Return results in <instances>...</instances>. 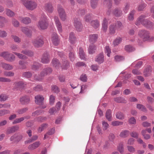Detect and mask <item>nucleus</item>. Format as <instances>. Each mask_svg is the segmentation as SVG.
Returning <instances> with one entry per match:
<instances>
[{
  "label": "nucleus",
  "instance_id": "obj_9",
  "mask_svg": "<svg viewBox=\"0 0 154 154\" xmlns=\"http://www.w3.org/2000/svg\"><path fill=\"white\" fill-rule=\"evenodd\" d=\"M73 23L74 26L77 31H80L82 30L83 26L79 19L75 17L74 18Z\"/></svg>",
  "mask_w": 154,
  "mask_h": 154
},
{
  "label": "nucleus",
  "instance_id": "obj_26",
  "mask_svg": "<svg viewBox=\"0 0 154 154\" xmlns=\"http://www.w3.org/2000/svg\"><path fill=\"white\" fill-rule=\"evenodd\" d=\"M96 47L94 45H90L88 48V53L90 54H92L95 52Z\"/></svg>",
  "mask_w": 154,
  "mask_h": 154
},
{
  "label": "nucleus",
  "instance_id": "obj_5",
  "mask_svg": "<svg viewBox=\"0 0 154 154\" xmlns=\"http://www.w3.org/2000/svg\"><path fill=\"white\" fill-rule=\"evenodd\" d=\"M32 42L35 47L38 48L41 47L44 43L43 36L40 35L38 36L32 40Z\"/></svg>",
  "mask_w": 154,
  "mask_h": 154
},
{
  "label": "nucleus",
  "instance_id": "obj_20",
  "mask_svg": "<svg viewBox=\"0 0 154 154\" xmlns=\"http://www.w3.org/2000/svg\"><path fill=\"white\" fill-rule=\"evenodd\" d=\"M22 32L28 36H31L32 34V31L26 27H22L21 28Z\"/></svg>",
  "mask_w": 154,
  "mask_h": 154
},
{
  "label": "nucleus",
  "instance_id": "obj_40",
  "mask_svg": "<svg viewBox=\"0 0 154 154\" xmlns=\"http://www.w3.org/2000/svg\"><path fill=\"white\" fill-rule=\"evenodd\" d=\"M112 0H105L104 1L103 4L107 6L108 9H110L112 7Z\"/></svg>",
  "mask_w": 154,
  "mask_h": 154
},
{
  "label": "nucleus",
  "instance_id": "obj_53",
  "mask_svg": "<svg viewBox=\"0 0 154 154\" xmlns=\"http://www.w3.org/2000/svg\"><path fill=\"white\" fill-rule=\"evenodd\" d=\"M24 120V118H23V117H21L19 118L16 119L12 123L13 124L19 123L23 121Z\"/></svg>",
  "mask_w": 154,
  "mask_h": 154
},
{
  "label": "nucleus",
  "instance_id": "obj_23",
  "mask_svg": "<svg viewBox=\"0 0 154 154\" xmlns=\"http://www.w3.org/2000/svg\"><path fill=\"white\" fill-rule=\"evenodd\" d=\"M108 21L106 18H104L102 24V29L105 32H106L107 29Z\"/></svg>",
  "mask_w": 154,
  "mask_h": 154
},
{
  "label": "nucleus",
  "instance_id": "obj_19",
  "mask_svg": "<svg viewBox=\"0 0 154 154\" xmlns=\"http://www.w3.org/2000/svg\"><path fill=\"white\" fill-rule=\"evenodd\" d=\"M35 102L37 104H42L44 99V97L40 95H38L35 97Z\"/></svg>",
  "mask_w": 154,
  "mask_h": 154
},
{
  "label": "nucleus",
  "instance_id": "obj_60",
  "mask_svg": "<svg viewBox=\"0 0 154 154\" xmlns=\"http://www.w3.org/2000/svg\"><path fill=\"white\" fill-rule=\"evenodd\" d=\"M11 37L15 42L19 43L21 42V39L18 37L16 35H12Z\"/></svg>",
  "mask_w": 154,
  "mask_h": 154
},
{
  "label": "nucleus",
  "instance_id": "obj_7",
  "mask_svg": "<svg viewBox=\"0 0 154 154\" xmlns=\"http://www.w3.org/2000/svg\"><path fill=\"white\" fill-rule=\"evenodd\" d=\"M146 16L144 15H141L137 19L135 22V24L137 26H139L140 24H142L143 26L146 24L147 22V19H145Z\"/></svg>",
  "mask_w": 154,
  "mask_h": 154
},
{
  "label": "nucleus",
  "instance_id": "obj_18",
  "mask_svg": "<svg viewBox=\"0 0 154 154\" xmlns=\"http://www.w3.org/2000/svg\"><path fill=\"white\" fill-rule=\"evenodd\" d=\"M98 35L97 34H91L89 36V40L90 42L93 44L95 42L98 38Z\"/></svg>",
  "mask_w": 154,
  "mask_h": 154
},
{
  "label": "nucleus",
  "instance_id": "obj_10",
  "mask_svg": "<svg viewBox=\"0 0 154 154\" xmlns=\"http://www.w3.org/2000/svg\"><path fill=\"white\" fill-rule=\"evenodd\" d=\"M44 9L47 13H51L54 11V8L51 3L48 2L46 3L44 7Z\"/></svg>",
  "mask_w": 154,
  "mask_h": 154
},
{
  "label": "nucleus",
  "instance_id": "obj_59",
  "mask_svg": "<svg viewBox=\"0 0 154 154\" xmlns=\"http://www.w3.org/2000/svg\"><path fill=\"white\" fill-rule=\"evenodd\" d=\"M123 122L117 121H113L111 123V125L113 126H117L122 125Z\"/></svg>",
  "mask_w": 154,
  "mask_h": 154
},
{
  "label": "nucleus",
  "instance_id": "obj_33",
  "mask_svg": "<svg viewBox=\"0 0 154 154\" xmlns=\"http://www.w3.org/2000/svg\"><path fill=\"white\" fill-rule=\"evenodd\" d=\"M28 108L27 107H24L23 108L19 109L16 111V112L19 115H22L26 113L28 110Z\"/></svg>",
  "mask_w": 154,
  "mask_h": 154
},
{
  "label": "nucleus",
  "instance_id": "obj_21",
  "mask_svg": "<svg viewBox=\"0 0 154 154\" xmlns=\"http://www.w3.org/2000/svg\"><path fill=\"white\" fill-rule=\"evenodd\" d=\"M40 144V143L39 141H36L31 144L29 145L28 148L29 150H34L38 147Z\"/></svg>",
  "mask_w": 154,
  "mask_h": 154
},
{
  "label": "nucleus",
  "instance_id": "obj_30",
  "mask_svg": "<svg viewBox=\"0 0 154 154\" xmlns=\"http://www.w3.org/2000/svg\"><path fill=\"white\" fill-rule=\"evenodd\" d=\"M21 53L29 57L33 56L34 53L31 51L28 50H24L21 51Z\"/></svg>",
  "mask_w": 154,
  "mask_h": 154
},
{
  "label": "nucleus",
  "instance_id": "obj_62",
  "mask_svg": "<svg viewBox=\"0 0 154 154\" xmlns=\"http://www.w3.org/2000/svg\"><path fill=\"white\" fill-rule=\"evenodd\" d=\"M4 75L6 76L12 77L14 75V73L11 71H5L4 72Z\"/></svg>",
  "mask_w": 154,
  "mask_h": 154
},
{
  "label": "nucleus",
  "instance_id": "obj_48",
  "mask_svg": "<svg viewBox=\"0 0 154 154\" xmlns=\"http://www.w3.org/2000/svg\"><path fill=\"white\" fill-rule=\"evenodd\" d=\"M51 63L55 67H57L60 66V63L59 62V60L56 59H53Z\"/></svg>",
  "mask_w": 154,
  "mask_h": 154
},
{
  "label": "nucleus",
  "instance_id": "obj_13",
  "mask_svg": "<svg viewBox=\"0 0 154 154\" xmlns=\"http://www.w3.org/2000/svg\"><path fill=\"white\" fill-rule=\"evenodd\" d=\"M112 14L116 17H119L123 14L122 11L120 8H116L112 11Z\"/></svg>",
  "mask_w": 154,
  "mask_h": 154
},
{
  "label": "nucleus",
  "instance_id": "obj_58",
  "mask_svg": "<svg viewBox=\"0 0 154 154\" xmlns=\"http://www.w3.org/2000/svg\"><path fill=\"white\" fill-rule=\"evenodd\" d=\"M97 0H91V7L93 8H95L97 5Z\"/></svg>",
  "mask_w": 154,
  "mask_h": 154
},
{
  "label": "nucleus",
  "instance_id": "obj_25",
  "mask_svg": "<svg viewBox=\"0 0 154 154\" xmlns=\"http://www.w3.org/2000/svg\"><path fill=\"white\" fill-rule=\"evenodd\" d=\"M69 39L70 42L72 44L75 43L76 42V38L73 32H71L70 33Z\"/></svg>",
  "mask_w": 154,
  "mask_h": 154
},
{
  "label": "nucleus",
  "instance_id": "obj_41",
  "mask_svg": "<svg viewBox=\"0 0 154 154\" xmlns=\"http://www.w3.org/2000/svg\"><path fill=\"white\" fill-rule=\"evenodd\" d=\"M145 23L144 26L147 28L151 29L154 27V23L148 20Z\"/></svg>",
  "mask_w": 154,
  "mask_h": 154
},
{
  "label": "nucleus",
  "instance_id": "obj_44",
  "mask_svg": "<svg viewBox=\"0 0 154 154\" xmlns=\"http://www.w3.org/2000/svg\"><path fill=\"white\" fill-rule=\"evenodd\" d=\"M14 54L17 56L18 57L21 59H26L27 57L25 55L22 54V53H20L17 52H14L13 53Z\"/></svg>",
  "mask_w": 154,
  "mask_h": 154
},
{
  "label": "nucleus",
  "instance_id": "obj_46",
  "mask_svg": "<svg viewBox=\"0 0 154 154\" xmlns=\"http://www.w3.org/2000/svg\"><path fill=\"white\" fill-rule=\"evenodd\" d=\"M118 149L120 153L122 154L123 153L124 151V147L123 143H121L119 144L118 147Z\"/></svg>",
  "mask_w": 154,
  "mask_h": 154
},
{
  "label": "nucleus",
  "instance_id": "obj_32",
  "mask_svg": "<svg viewBox=\"0 0 154 154\" xmlns=\"http://www.w3.org/2000/svg\"><path fill=\"white\" fill-rule=\"evenodd\" d=\"M129 134L130 132L129 131L124 130L121 132L119 136L125 138L128 137Z\"/></svg>",
  "mask_w": 154,
  "mask_h": 154
},
{
  "label": "nucleus",
  "instance_id": "obj_56",
  "mask_svg": "<svg viewBox=\"0 0 154 154\" xmlns=\"http://www.w3.org/2000/svg\"><path fill=\"white\" fill-rule=\"evenodd\" d=\"M12 24L15 27H19L20 25L19 22L15 19H13L12 20Z\"/></svg>",
  "mask_w": 154,
  "mask_h": 154
},
{
  "label": "nucleus",
  "instance_id": "obj_28",
  "mask_svg": "<svg viewBox=\"0 0 154 154\" xmlns=\"http://www.w3.org/2000/svg\"><path fill=\"white\" fill-rule=\"evenodd\" d=\"M135 13V11L134 10H133L130 12L128 15V20L129 21H132L134 20V15Z\"/></svg>",
  "mask_w": 154,
  "mask_h": 154
},
{
  "label": "nucleus",
  "instance_id": "obj_1",
  "mask_svg": "<svg viewBox=\"0 0 154 154\" xmlns=\"http://www.w3.org/2000/svg\"><path fill=\"white\" fill-rule=\"evenodd\" d=\"M138 35L144 41H152L154 39V37L151 35L149 32L146 30H140L138 33Z\"/></svg>",
  "mask_w": 154,
  "mask_h": 154
},
{
  "label": "nucleus",
  "instance_id": "obj_14",
  "mask_svg": "<svg viewBox=\"0 0 154 154\" xmlns=\"http://www.w3.org/2000/svg\"><path fill=\"white\" fill-rule=\"evenodd\" d=\"M29 97L27 96H24L20 97V101L22 105H26L28 104L30 101Z\"/></svg>",
  "mask_w": 154,
  "mask_h": 154
},
{
  "label": "nucleus",
  "instance_id": "obj_47",
  "mask_svg": "<svg viewBox=\"0 0 154 154\" xmlns=\"http://www.w3.org/2000/svg\"><path fill=\"white\" fill-rule=\"evenodd\" d=\"M10 111L8 110L3 109L0 110V116H3L5 115L10 114Z\"/></svg>",
  "mask_w": 154,
  "mask_h": 154
},
{
  "label": "nucleus",
  "instance_id": "obj_55",
  "mask_svg": "<svg viewBox=\"0 0 154 154\" xmlns=\"http://www.w3.org/2000/svg\"><path fill=\"white\" fill-rule=\"evenodd\" d=\"M115 60L117 62H119L124 60V57L121 56L117 55L114 57Z\"/></svg>",
  "mask_w": 154,
  "mask_h": 154
},
{
  "label": "nucleus",
  "instance_id": "obj_17",
  "mask_svg": "<svg viewBox=\"0 0 154 154\" xmlns=\"http://www.w3.org/2000/svg\"><path fill=\"white\" fill-rule=\"evenodd\" d=\"M50 57L47 53H44L41 59V62L43 63H48L50 61Z\"/></svg>",
  "mask_w": 154,
  "mask_h": 154
},
{
  "label": "nucleus",
  "instance_id": "obj_63",
  "mask_svg": "<svg viewBox=\"0 0 154 154\" xmlns=\"http://www.w3.org/2000/svg\"><path fill=\"white\" fill-rule=\"evenodd\" d=\"M128 151L131 153H134L135 151V149L132 146L128 145L127 146Z\"/></svg>",
  "mask_w": 154,
  "mask_h": 154
},
{
  "label": "nucleus",
  "instance_id": "obj_11",
  "mask_svg": "<svg viewBox=\"0 0 154 154\" xmlns=\"http://www.w3.org/2000/svg\"><path fill=\"white\" fill-rule=\"evenodd\" d=\"M95 60L99 64L103 63L105 61L103 53H100L98 54L96 56Z\"/></svg>",
  "mask_w": 154,
  "mask_h": 154
},
{
  "label": "nucleus",
  "instance_id": "obj_45",
  "mask_svg": "<svg viewBox=\"0 0 154 154\" xmlns=\"http://www.w3.org/2000/svg\"><path fill=\"white\" fill-rule=\"evenodd\" d=\"M137 108L143 112H146L147 111L146 109L144 106L142 104H137Z\"/></svg>",
  "mask_w": 154,
  "mask_h": 154
},
{
  "label": "nucleus",
  "instance_id": "obj_61",
  "mask_svg": "<svg viewBox=\"0 0 154 154\" xmlns=\"http://www.w3.org/2000/svg\"><path fill=\"white\" fill-rule=\"evenodd\" d=\"M105 52L107 53V55L108 57L110 56V54L111 53V50L109 47L106 46L105 47Z\"/></svg>",
  "mask_w": 154,
  "mask_h": 154
},
{
  "label": "nucleus",
  "instance_id": "obj_6",
  "mask_svg": "<svg viewBox=\"0 0 154 154\" xmlns=\"http://www.w3.org/2000/svg\"><path fill=\"white\" fill-rule=\"evenodd\" d=\"M0 56L3 57L5 59L8 61L12 62L15 60V57L13 54L8 52L0 53Z\"/></svg>",
  "mask_w": 154,
  "mask_h": 154
},
{
  "label": "nucleus",
  "instance_id": "obj_57",
  "mask_svg": "<svg viewBox=\"0 0 154 154\" xmlns=\"http://www.w3.org/2000/svg\"><path fill=\"white\" fill-rule=\"evenodd\" d=\"M32 73L29 72H25L23 73V76L26 78H29L32 76Z\"/></svg>",
  "mask_w": 154,
  "mask_h": 154
},
{
  "label": "nucleus",
  "instance_id": "obj_27",
  "mask_svg": "<svg viewBox=\"0 0 154 154\" xmlns=\"http://www.w3.org/2000/svg\"><path fill=\"white\" fill-rule=\"evenodd\" d=\"M20 20L22 23L26 25L28 24L31 22L30 18L28 17H21Z\"/></svg>",
  "mask_w": 154,
  "mask_h": 154
},
{
  "label": "nucleus",
  "instance_id": "obj_2",
  "mask_svg": "<svg viewBox=\"0 0 154 154\" xmlns=\"http://www.w3.org/2000/svg\"><path fill=\"white\" fill-rule=\"evenodd\" d=\"M52 71V69L50 67L44 68L41 71L39 75H35L34 76V79L37 81H41L45 76L50 74Z\"/></svg>",
  "mask_w": 154,
  "mask_h": 154
},
{
  "label": "nucleus",
  "instance_id": "obj_29",
  "mask_svg": "<svg viewBox=\"0 0 154 154\" xmlns=\"http://www.w3.org/2000/svg\"><path fill=\"white\" fill-rule=\"evenodd\" d=\"M79 55L81 59L85 60V54L82 47H80L79 50Z\"/></svg>",
  "mask_w": 154,
  "mask_h": 154
},
{
  "label": "nucleus",
  "instance_id": "obj_52",
  "mask_svg": "<svg viewBox=\"0 0 154 154\" xmlns=\"http://www.w3.org/2000/svg\"><path fill=\"white\" fill-rule=\"evenodd\" d=\"M7 22V20L5 17L0 16V26L3 27L4 26V22L6 23Z\"/></svg>",
  "mask_w": 154,
  "mask_h": 154
},
{
  "label": "nucleus",
  "instance_id": "obj_39",
  "mask_svg": "<svg viewBox=\"0 0 154 154\" xmlns=\"http://www.w3.org/2000/svg\"><path fill=\"white\" fill-rule=\"evenodd\" d=\"M146 6V4L142 2L138 6L137 8V10L139 11H142Z\"/></svg>",
  "mask_w": 154,
  "mask_h": 154
},
{
  "label": "nucleus",
  "instance_id": "obj_43",
  "mask_svg": "<svg viewBox=\"0 0 154 154\" xmlns=\"http://www.w3.org/2000/svg\"><path fill=\"white\" fill-rule=\"evenodd\" d=\"M40 66V65L39 63L34 62L32 66V69L34 70H37L38 69Z\"/></svg>",
  "mask_w": 154,
  "mask_h": 154
},
{
  "label": "nucleus",
  "instance_id": "obj_42",
  "mask_svg": "<svg viewBox=\"0 0 154 154\" xmlns=\"http://www.w3.org/2000/svg\"><path fill=\"white\" fill-rule=\"evenodd\" d=\"M125 49L128 52H131L134 51L135 48L130 45H127L125 46Z\"/></svg>",
  "mask_w": 154,
  "mask_h": 154
},
{
  "label": "nucleus",
  "instance_id": "obj_16",
  "mask_svg": "<svg viewBox=\"0 0 154 154\" xmlns=\"http://www.w3.org/2000/svg\"><path fill=\"white\" fill-rule=\"evenodd\" d=\"M19 128L18 125L14 126L12 127L9 128L6 131L7 134H10L13 133L18 131Z\"/></svg>",
  "mask_w": 154,
  "mask_h": 154
},
{
  "label": "nucleus",
  "instance_id": "obj_50",
  "mask_svg": "<svg viewBox=\"0 0 154 154\" xmlns=\"http://www.w3.org/2000/svg\"><path fill=\"white\" fill-rule=\"evenodd\" d=\"M114 100L116 102L118 103H124L125 102V100L124 98L119 97L115 98Z\"/></svg>",
  "mask_w": 154,
  "mask_h": 154
},
{
  "label": "nucleus",
  "instance_id": "obj_34",
  "mask_svg": "<svg viewBox=\"0 0 154 154\" xmlns=\"http://www.w3.org/2000/svg\"><path fill=\"white\" fill-rule=\"evenodd\" d=\"M116 25L115 24H111L109 26V33L111 34H113L115 32Z\"/></svg>",
  "mask_w": 154,
  "mask_h": 154
},
{
  "label": "nucleus",
  "instance_id": "obj_22",
  "mask_svg": "<svg viewBox=\"0 0 154 154\" xmlns=\"http://www.w3.org/2000/svg\"><path fill=\"white\" fill-rule=\"evenodd\" d=\"M14 88L17 89L23 88L25 86V85L22 81L15 82L14 83Z\"/></svg>",
  "mask_w": 154,
  "mask_h": 154
},
{
  "label": "nucleus",
  "instance_id": "obj_64",
  "mask_svg": "<svg viewBox=\"0 0 154 154\" xmlns=\"http://www.w3.org/2000/svg\"><path fill=\"white\" fill-rule=\"evenodd\" d=\"M8 98L7 95L2 94L0 95V101H4L6 100Z\"/></svg>",
  "mask_w": 154,
  "mask_h": 154
},
{
  "label": "nucleus",
  "instance_id": "obj_37",
  "mask_svg": "<svg viewBox=\"0 0 154 154\" xmlns=\"http://www.w3.org/2000/svg\"><path fill=\"white\" fill-rule=\"evenodd\" d=\"M106 117L109 121H110L112 120V116L110 110L108 109L106 111Z\"/></svg>",
  "mask_w": 154,
  "mask_h": 154
},
{
  "label": "nucleus",
  "instance_id": "obj_15",
  "mask_svg": "<svg viewBox=\"0 0 154 154\" xmlns=\"http://www.w3.org/2000/svg\"><path fill=\"white\" fill-rule=\"evenodd\" d=\"M51 40L54 45L55 46L57 45L59 43V39L57 34L54 32L51 36Z\"/></svg>",
  "mask_w": 154,
  "mask_h": 154
},
{
  "label": "nucleus",
  "instance_id": "obj_3",
  "mask_svg": "<svg viewBox=\"0 0 154 154\" xmlns=\"http://www.w3.org/2000/svg\"><path fill=\"white\" fill-rule=\"evenodd\" d=\"M48 25L46 16L44 14H42L41 18L38 22L37 26L40 29H46Z\"/></svg>",
  "mask_w": 154,
  "mask_h": 154
},
{
  "label": "nucleus",
  "instance_id": "obj_51",
  "mask_svg": "<svg viewBox=\"0 0 154 154\" xmlns=\"http://www.w3.org/2000/svg\"><path fill=\"white\" fill-rule=\"evenodd\" d=\"M116 118L120 120H122L124 118V114L121 112H118L116 115Z\"/></svg>",
  "mask_w": 154,
  "mask_h": 154
},
{
  "label": "nucleus",
  "instance_id": "obj_24",
  "mask_svg": "<svg viewBox=\"0 0 154 154\" xmlns=\"http://www.w3.org/2000/svg\"><path fill=\"white\" fill-rule=\"evenodd\" d=\"M0 66L5 69L10 70L13 69V67L12 66L4 63H1Z\"/></svg>",
  "mask_w": 154,
  "mask_h": 154
},
{
  "label": "nucleus",
  "instance_id": "obj_35",
  "mask_svg": "<svg viewBox=\"0 0 154 154\" xmlns=\"http://www.w3.org/2000/svg\"><path fill=\"white\" fill-rule=\"evenodd\" d=\"M38 138V136L37 135H34L31 138L29 139L28 140L26 141L25 142V144H27L31 143L33 141L36 140Z\"/></svg>",
  "mask_w": 154,
  "mask_h": 154
},
{
  "label": "nucleus",
  "instance_id": "obj_49",
  "mask_svg": "<svg viewBox=\"0 0 154 154\" xmlns=\"http://www.w3.org/2000/svg\"><path fill=\"white\" fill-rule=\"evenodd\" d=\"M48 126L47 124L44 123L42 124L40 127L38 129V131L39 133H41L42 132L44 129L46 128Z\"/></svg>",
  "mask_w": 154,
  "mask_h": 154
},
{
  "label": "nucleus",
  "instance_id": "obj_36",
  "mask_svg": "<svg viewBox=\"0 0 154 154\" xmlns=\"http://www.w3.org/2000/svg\"><path fill=\"white\" fill-rule=\"evenodd\" d=\"M5 14L7 16L10 17H13L15 15V14L13 11L8 8L6 9Z\"/></svg>",
  "mask_w": 154,
  "mask_h": 154
},
{
  "label": "nucleus",
  "instance_id": "obj_12",
  "mask_svg": "<svg viewBox=\"0 0 154 154\" xmlns=\"http://www.w3.org/2000/svg\"><path fill=\"white\" fill-rule=\"evenodd\" d=\"M54 18L55 24L58 32H61L62 31V26L59 18L56 16H55Z\"/></svg>",
  "mask_w": 154,
  "mask_h": 154
},
{
  "label": "nucleus",
  "instance_id": "obj_4",
  "mask_svg": "<svg viewBox=\"0 0 154 154\" xmlns=\"http://www.w3.org/2000/svg\"><path fill=\"white\" fill-rule=\"evenodd\" d=\"M23 4L27 9L30 10H33L36 8L37 5L35 2L28 0L23 1Z\"/></svg>",
  "mask_w": 154,
  "mask_h": 154
},
{
  "label": "nucleus",
  "instance_id": "obj_8",
  "mask_svg": "<svg viewBox=\"0 0 154 154\" xmlns=\"http://www.w3.org/2000/svg\"><path fill=\"white\" fill-rule=\"evenodd\" d=\"M57 11L61 20L62 21H65L66 19V14L64 10L62 7L58 5L57 7Z\"/></svg>",
  "mask_w": 154,
  "mask_h": 154
},
{
  "label": "nucleus",
  "instance_id": "obj_54",
  "mask_svg": "<svg viewBox=\"0 0 154 154\" xmlns=\"http://www.w3.org/2000/svg\"><path fill=\"white\" fill-rule=\"evenodd\" d=\"M51 90L52 92L56 93H58L60 91V90L57 86L56 85H53L52 86Z\"/></svg>",
  "mask_w": 154,
  "mask_h": 154
},
{
  "label": "nucleus",
  "instance_id": "obj_31",
  "mask_svg": "<svg viewBox=\"0 0 154 154\" xmlns=\"http://www.w3.org/2000/svg\"><path fill=\"white\" fill-rule=\"evenodd\" d=\"M91 25L94 28L97 29L100 26V22L97 20H93L91 22Z\"/></svg>",
  "mask_w": 154,
  "mask_h": 154
},
{
  "label": "nucleus",
  "instance_id": "obj_38",
  "mask_svg": "<svg viewBox=\"0 0 154 154\" xmlns=\"http://www.w3.org/2000/svg\"><path fill=\"white\" fill-rule=\"evenodd\" d=\"M122 40V39L121 38L118 37L114 40L112 44L114 46H117L121 43Z\"/></svg>",
  "mask_w": 154,
  "mask_h": 154
}]
</instances>
